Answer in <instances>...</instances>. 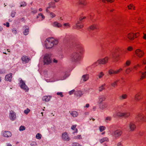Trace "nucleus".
<instances>
[{
  "mask_svg": "<svg viewBox=\"0 0 146 146\" xmlns=\"http://www.w3.org/2000/svg\"><path fill=\"white\" fill-rule=\"evenodd\" d=\"M58 41L57 40L51 37L48 38L46 39L45 41V45L46 48L49 49L53 47L54 45H56L58 43Z\"/></svg>",
  "mask_w": 146,
  "mask_h": 146,
  "instance_id": "1",
  "label": "nucleus"
},
{
  "mask_svg": "<svg viewBox=\"0 0 146 146\" xmlns=\"http://www.w3.org/2000/svg\"><path fill=\"white\" fill-rule=\"evenodd\" d=\"M109 59V58L108 56H106L103 58H101L98 59L97 61L94 63L96 66L99 64H107Z\"/></svg>",
  "mask_w": 146,
  "mask_h": 146,
  "instance_id": "2",
  "label": "nucleus"
},
{
  "mask_svg": "<svg viewBox=\"0 0 146 146\" xmlns=\"http://www.w3.org/2000/svg\"><path fill=\"white\" fill-rule=\"evenodd\" d=\"M139 33H137L135 34L132 33H129L127 35L128 38L130 40H133L135 38H136L139 36Z\"/></svg>",
  "mask_w": 146,
  "mask_h": 146,
  "instance_id": "3",
  "label": "nucleus"
},
{
  "mask_svg": "<svg viewBox=\"0 0 146 146\" xmlns=\"http://www.w3.org/2000/svg\"><path fill=\"white\" fill-rule=\"evenodd\" d=\"M135 53L136 56L139 58H142L145 54L144 52L140 49H137L135 50Z\"/></svg>",
  "mask_w": 146,
  "mask_h": 146,
  "instance_id": "4",
  "label": "nucleus"
},
{
  "mask_svg": "<svg viewBox=\"0 0 146 146\" xmlns=\"http://www.w3.org/2000/svg\"><path fill=\"white\" fill-rule=\"evenodd\" d=\"M61 137L62 139L65 141H68L70 139V137L67 132H64L62 133Z\"/></svg>",
  "mask_w": 146,
  "mask_h": 146,
  "instance_id": "5",
  "label": "nucleus"
},
{
  "mask_svg": "<svg viewBox=\"0 0 146 146\" xmlns=\"http://www.w3.org/2000/svg\"><path fill=\"white\" fill-rule=\"evenodd\" d=\"M50 55L49 54H46L44 57V64H48L51 62L50 59Z\"/></svg>",
  "mask_w": 146,
  "mask_h": 146,
  "instance_id": "6",
  "label": "nucleus"
},
{
  "mask_svg": "<svg viewBox=\"0 0 146 146\" xmlns=\"http://www.w3.org/2000/svg\"><path fill=\"white\" fill-rule=\"evenodd\" d=\"M122 70L123 69L122 68H120L116 70L110 69L109 70L108 73L110 75H115L119 73L120 72L122 71Z\"/></svg>",
  "mask_w": 146,
  "mask_h": 146,
  "instance_id": "7",
  "label": "nucleus"
},
{
  "mask_svg": "<svg viewBox=\"0 0 146 146\" xmlns=\"http://www.w3.org/2000/svg\"><path fill=\"white\" fill-rule=\"evenodd\" d=\"M20 83L21 88L24 90L26 92L28 91L29 90L28 88L22 80H20Z\"/></svg>",
  "mask_w": 146,
  "mask_h": 146,
  "instance_id": "8",
  "label": "nucleus"
},
{
  "mask_svg": "<svg viewBox=\"0 0 146 146\" xmlns=\"http://www.w3.org/2000/svg\"><path fill=\"white\" fill-rule=\"evenodd\" d=\"M136 117L139 120L143 121H146V117L141 113L138 114L136 116Z\"/></svg>",
  "mask_w": 146,
  "mask_h": 146,
  "instance_id": "9",
  "label": "nucleus"
},
{
  "mask_svg": "<svg viewBox=\"0 0 146 146\" xmlns=\"http://www.w3.org/2000/svg\"><path fill=\"white\" fill-rule=\"evenodd\" d=\"M77 5L82 7L85 6L87 5L86 0H79L77 2Z\"/></svg>",
  "mask_w": 146,
  "mask_h": 146,
  "instance_id": "10",
  "label": "nucleus"
},
{
  "mask_svg": "<svg viewBox=\"0 0 146 146\" xmlns=\"http://www.w3.org/2000/svg\"><path fill=\"white\" fill-rule=\"evenodd\" d=\"M141 94L140 93H137L135 96L134 99L137 101H139L142 98Z\"/></svg>",
  "mask_w": 146,
  "mask_h": 146,
  "instance_id": "11",
  "label": "nucleus"
},
{
  "mask_svg": "<svg viewBox=\"0 0 146 146\" xmlns=\"http://www.w3.org/2000/svg\"><path fill=\"white\" fill-rule=\"evenodd\" d=\"M129 131H133L136 129V127L135 125L133 123H131L128 125Z\"/></svg>",
  "mask_w": 146,
  "mask_h": 146,
  "instance_id": "12",
  "label": "nucleus"
},
{
  "mask_svg": "<svg viewBox=\"0 0 146 146\" xmlns=\"http://www.w3.org/2000/svg\"><path fill=\"white\" fill-rule=\"evenodd\" d=\"M21 59L23 61L26 63L28 62L30 60V59L28 56H22Z\"/></svg>",
  "mask_w": 146,
  "mask_h": 146,
  "instance_id": "13",
  "label": "nucleus"
},
{
  "mask_svg": "<svg viewBox=\"0 0 146 146\" xmlns=\"http://www.w3.org/2000/svg\"><path fill=\"white\" fill-rule=\"evenodd\" d=\"M50 7H48L46 9V11L48 13H50V15L51 17V18H54L56 17V15L55 14L52 12H49V11L48 9L49 8H50Z\"/></svg>",
  "mask_w": 146,
  "mask_h": 146,
  "instance_id": "14",
  "label": "nucleus"
},
{
  "mask_svg": "<svg viewBox=\"0 0 146 146\" xmlns=\"http://www.w3.org/2000/svg\"><path fill=\"white\" fill-rule=\"evenodd\" d=\"M12 74L11 73L6 75L5 77V80L7 81H10L12 78Z\"/></svg>",
  "mask_w": 146,
  "mask_h": 146,
  "instance_id": "15",
  "label": "nucleus"
},
{
  "mask_svg": "<svg viewBox=\"0 0 146 146\" xmlns=\"http://www.w3.org/2000/svg\"><path fill=\"white\" fill-rule=\"evenodd\" d=\"M90 29L94 30L99 29V27L98 25L95 24H93L91 25L90 27Z\"/></svg>",
  "mask_w": 146,
  "mask_h": 146,
  "instance_id": "16",
  "label": "nucleus"
},
{
  "mask_svg": "<svg viewBox=\"0 0 146 146\" xmlns=\"http://www.w3.org/2000/svg\"><path fill=\"white\" fill-rule=\"evenodd\" d=\"M3 136L5 137H9L11 136V133L8 131H5L3 134Z\"/></svg>",
  "mask_w": 146,
  "mask_h": 146,
  "instance_id": "17",
  "label": "nucleus"
},
{
  "mask_svg": "<svg viewBox=\"0 0 146 146\" xmlns=\"http://www.w3.org/2000/svg\"><path fill=\"white\" fill-rule=\"evenodd\" d=\"M122 134V131L120 130L116 131L114 132V135L116 137L120 136Z\"/></svg>",
  "mask_w": 146,
  "mask_h": 146,
  "instance_id": "18",
  "label": "nucleus"
},
{
  "mask_svg": "<svg viewBox=\"0 0 146 146\" xmlns=\"http://www.w3.org/2000/svg\"><path fill=\"white\" fill-rule=\"evenodd\" d=\"M53 26L58 28L61 27L62 26V25L61 23L56 21L54 22L53 23Z\"/></svg>",
  "mask_w": 146,
  "mask_h": 146,
  "instance_id": "19",
  "label": "nucleus"
},
{
  "mask_svg": "<svg viewBox=\"0 0 146 146\" xmlns=\"http://www.w3.org/2000/svg\"><path fill=\"white\" fill-rule=\"evenodd\" d=\"M127 95L126 94H123L119 97V98L120 100H122L127 98Z\"/></svg>",
  "mask_w": 146,
  "mask_h": 146,
  "instance_id": "20",
  "label": "nucleus"
},
{
  "mask_svg": "<svg viewBox=\"0 0 146 146\" xmlns=\"http://www.w3.org/2000/svg\"><path fill=\"white\" fill-rule=\"evenodd\" d=\"M109 139L107 137H103L101 139H100V141L101 143H102L105 141H108Z\"/></svg>",
  "mask_w": 146,
  "mask_h": 146,
  "instance_id": "21",
  "label": "nucleus"
},
{
  "mask_svg": "<svg viewBox=\"0 0 146 146\" xmlns=\"http://www.w3.org/2000/svg\"><path fill=\"white\" fill-rule=\"evenodd\" d=\"M73 139L76 140H80L82 139V137L81 135H78L74 136Z\"/></svg>",
  "mask_w": 146,
  "mask_h": 146,
  "instance_id": "22",
  "label": "nucleus"
},
{
  "mask_svg": "<svg viewBox=\"0 0 146 146\" xmlns=\"http://www.w3.org/2000/svg\"><path fill=\"white\" fill-rule=\"evenodd\" d=\"M76 27L78 29H80L82 28L83 27V24L81 23L78 22L76 25Z\"/></svg>",
  "mask_w": 146,
  "mask_h": 146,
  "instance_id": "23",
  "label": "nucleus"
},
{
  "mask_svg": "<svg viewBox=\"0 0 146 146\" xmlns=\"http://www.w3.org/2000/svg\"><path fill=\"white\" fill-rule=\"evenodd\" d=\"M76 125H72L71 126V128L72 130H73L74 131L75 130V132L77 133L78 132V129L77 128H76Z\"/></svg>",
  "mask_w": 146,
  "mask_h": 146,
  "instance_id": "24",
  "label": "nucleus"
},
{
  "mask_svg": "<svg viewBox=\"0 0 146 146\" xmlns=\"http://www.w3.org/2000/svg\"><path fill=\"white\" fill-rule=\"evenodd\" d=\"M127 7L129 9L135 10V7L133 4H131L128 6Z\"/></svg>",
  "mask_w": 146,
  "mask_h": 146,
  "instance_id": "25",
  "label": "nucleus"
},
{
  "mask_svg": "<svg viewBox=\"0 0 146 146\" xmlns=\"http://www.w3.org/2000/svg\"><path fill=\"white\" fill-rule=\"evenodd\" d=\"M88 78L89 76L88 74L82 76V78L84 81H87L88 79Z\"/></svg>",
  "mask_w": 146,
  "mask_h": 146,
  "instance_id": "26",
  "label": "nucleus"
},
{
  "mask_svg": "<svg viewBox=\"0 0 146 146\" xmlns=\"http://www.w3.org/2000/svg\"><path fill=\"white\" fill-rule=\"evenodd\" d=\"M71 114L74 117H76L78 115V113L76 111H74L71 112Z\"/></svg>",
  "mask_w": 146,
  "mask_h": 146,
  "instance_id": "27",
  "label": "nucleus"
},
{
  "mask_svg": "<svg viewBox=\"0 0 146 146\" xmlns=\"http://www.w3.org/2000/svg\"><path fill=\"white\" fill-rule=\"evenodd\" d=\"M75 94L77 96H81L82 95V92L80 91L76 92Z\"/></svg>",
  "mask_w": 146,
  "mask_h": 146,
  "instance_id": "28",
  "label": "nucleus"
},
{
  "mask_svg": "<svg viewBox=\"0 0 146 146\" xmlns=\"http://www.w3.org/2000/svg\"><path fill=\"white\" fill-rule=\"evenodd\" d=\"M41 17V20H42L44 19L45 18V17L41 13H40L38 14V16H37V18H39Z\"/></svg>",
  "mask_w": 146,
  "mask_h": 146,
  "instance_id": "29",
  "label": "nucleus"
},
{
  "mask_svg": "<svg viewBox=\"0 0 146 146\" xmlns=\"http://www.w3.org/2000/svg\"><path fill=\"white\" fill-rule=\"evenodd\" d=\"M42 100L45 102H48L49 100V99L48 96H45L43 97Z\"/></svg>",
  "mask_w": 146,
  "mask_h": 146,
  "instance_id": "30",
  "label": "nucleus"
},
{
  "mask_svg": "<svg viewBox=\"0 0 146 146\" xmlns=\"http://www.w3.org/2000/svg\"><path fill=\"white\" fill-rule=\"evenodd\" d=\"M72 57L74 59H77L78 56V54L76 53H73L72 55Z\"/></svg>",
  "mask_w": 146,
  "mask_h": 146,
  "instance_id": "31",
  "label": "nucleus"
},
{
  "mask_svg": "<svg viewBox=\"0 0 146 146\" xmlns=\"http://www.w3.org/2000/svg\"><path fill=\"white\" fill-rule=\"evenodd\" d=\"M133 69L132 68H129L126 69L125 72L127 74H128L132 71Z\"/></svg>",
  "mask_w": 146,
  "mask_h": 146,
  "instance_id": "32",
  "label": "nucleus"
},
{
  "mask_svg": "<svg viewBox=\"0 0 146 146\" xmlns=\"http://www.w3.org/2000/svg\"><path fill=\"white\" fill-rule=\"evenodd\" d=\"M15 115V114L13 111L10 112V118L12 120L14 119V117Z\"/></svg>",
  "mask_w": 146,
  "mask_h": 146,
  "instance_id": "33",
  "label": "nucleus"
},
{
  "mask_svg": "<svg viewBox=\"0 0 146 146\" xmlns=\"http://www.w3.org/2000/svg\"><path fill=\"white\" fill-rule=\"evenodd\" d=\"M130 113L129 112H124L123 117H127L130 116Z\"/></svg>",
  "mask_w": 146,
  "mask_h": 146,
  "instance_id": "34",
  "label": "nucleus"
},
{
  "mask_svg": "<svg viewBox=\"0 0 146 146\" xmlns=\"http://www.w3.org/2000/svg\"><path fill=\"white\" fill-rule=\"evenodd\" d=\"M29 32V29L28 28L26 29L23 32V34L24 35H27L28 34Z\"/></svg>",
  "mask_w": 146,
  "mask_h": 146,
  "instance_id": "35",
  "label": "nucleus"
},
{
  "mask_svg": "<svg viewBox=\"0 0 146 146\" xmlns=\"http://www.w3.org/2000/svg\"><path fill=\"white\" fill-rule=\"evenodd\" d=\"M41 137L42 135L41 134L39 133H38L36 135V138L37 139H41Z\"/></svg>",
  "mask_w": 146,
  "mask_h": 146,
  "instance_id": "36",
  "label": "nucleus"
},
{
  "mask_svg": "<svg viewBox=\"0 0 146 146\" xmlns=\"http://www.w3.org/2000/svg\"><path fill=\"white\" fill-rule=\"evenodd\" d=\"M131 64V61L130 60H127L125 63V65L126 66H129Z\"/></svg>",
  "mask_w": 146,
  "mask_h": 146,
  "instance_id": "37",
  "label": "nucleus"
},
{
  "mask_svg": "<svg viewBox=\"0 0 146 146\" xmlns=\"http://www.w3.org/2000/svg\"><path fill=\"white\" fill-rule=\"evenodd\" d=\"M104 75V74L103 72H101L98 75V76L99 78H102L103 76Z\"/></svg>",
  "mask_w": 146,
  "mask_h": 146,
  "instance_id": "38",
  "label": "nucleus"
},
{
  "mask_svg": "<svg viewBox=\"0 0 146 146\" xmlns=\"http://www.w3.org/2000/svg\"><path fill=\"white\" fill-rule=\"evenodd\" d=\"M106 127L104 126H100L99 127V129L101 132H102L105 129Z\"/></svg>",
  "mask_w": 146,
  "mask_h": 146,
  "instance_id": "39",
  "label": "nucleus"
},
{
  "mask_svg": "<svg viewBox=\"0 0 146 146\" xmlns=\"http://www.w3.org/2000/svg\"><path fill=\"white\" fill-rule=\"evenodd\" d=\"M102 1L104 3H105L106 1L110 3H112L115 0H102Z\"/></svg>",
  "mask_w": 146,
  "mask_h": 146,
  "instance_id": "40",
  "label": "nucleus"
},
{
  "mask_svg": "<svg viewBox=\"0 0 146 146\" xmlns=\"http://www.w3.org/2000/svg\"><path fill=\"white\" fill-rule=\"evenodd\" d=\"M139 67H140V65L139 64H138L137 65H134L133 67V69H135L136 70Z\"/></svg>",
  "mask_w": 146,
  "mask_h": 146,
  "instance_id": "41",
  "label": "nucleus"
},
{
  "mask_svg": "<svg viewBox=\"0 0 146 146\" xmlns=\"http://www.w3.org/2000/svg\"><path fill=\"white\" fill-rule=\"evenodd\" d=\"M123 113L118 112L117 113V115L119 116L123 117Z\"/></svg>",
  "mask_w": 146,
  "mask_h": 146,
  "instance_id": "42",
  "label": "nucleus"
},
{
  "mask_svg": "<svg viewBox=\"0 0 146 146\" xmlns=\"http://www.w3.org/2000/svg\"><path fill=\"white\" fill-rule=\"evenodd\" d=\"M30 111V110L28 108H27V109L25 110L24 111V113L26 114H27Z\"/></svg>",
  "mask_w": 146,
  "mask_h": 146,
  "instance_id": "43",
  "label": "nucleus"
},
{
  "mask_svg": "<svg viewBox=\"0 0 146 146\" xmlns=\"http://www.w3.org/2000/svg\"><path fill=\"white\" fill-rule=\"evenodd\" d=\"M117 81H116L114 82L112 84H111V85L113 87H114L116 86L117 85Z\"/></svg>",
  "mask_w": 146,
  "mask_h": 146,
  "instance_id": "44",
  "label": "nucleus"
},
{
  "mask_svg": "<svg viewBox=\"0 0 146 146\" xmlns=\"http://www.w3.org/2000/svg\"><path fill=\"white\" fill-rule=\"evenodd\" d=\"M133 50V48L131 46H129L127 48V50L129 51H132Z\"/></svg>",
  "mask_w": 146,
  "mask_h": 146,
  "instance_id": "45",
  "label": "nucleus"
},
{
  "mask_svg": "<svg viewBox=\"0 0 146 146\" xmlns=\"http://www.w3.org/2000/svg\"><path fill=\"white\" fill-rule=\"evenodd\" d=\"M25 129V127L23 126H21L19 128V130L20 131H23Z\"/></svg>",
  "mask_w": 146,
  "mask_h": 146,
  "instance_id": "46",
  "label": "nucleus"
},
{
  "mask_svg": "<svg viewBox=\"0 0 146 146\" xmlns=\"http://www.w3.org/2000/svg\"><path fill=\"white\" fill-rule=\"evenodd\" d=\"M86 18L85 17H81L79 18V22L81 23L82 22V21L83 19H84Z\"/></svg>",
  "mask_w": 146,
  "mask_h": 146,
  "instance_id": "47",
  "label": "nucleus"
},
{
  "mask_svg": "<svg viewBox=\"0 0 146 146\" xmlns=\"http://www.w3.org/2000/svg\"><path fill=\"white\" fill-rule=\"evenodd\" d=\"M145 77L146 76H145L143 74V73H142L141 75L140 78V80H143L145 78Z\"/></svg>",
  "mask_w": 146,
  "mask_h": 146,
  "instance_id": "48",
  "label": "nucleus"
},
{
  "mask_svg": "<svg viewBox=\"0 0 146 146\" xmlns=\"http://www.w3.org/2000/svg\"><path fill=\"white\" fill-rule=\"evenodd\" d=\"M57 94L58 95H59L61 97H62L63 96V95L62 92H57Z\"/></svg>",
  "mask_w": 146,
  "mask_h": 146,
  "instance_id": "49",
  "label": "nucleus"
},
{
  "mask_svg": "<svg viewBox=\"0 0 146 146\" xmlns=\"http://www.w3.org/2000/svg\"><path fill=\"white\" fill-rule=\"evenodd\" d=\"M79 143H73L72 144V146H79Z\"/></svg>",
  "mask_w": 146,
  "mask_h": 146,
  "instance_id": "50",
  "label": "nucleus"
},
{
  "mask_svg": "<svg viewBox=\"0 0 146 146\" xmlns=\"http://www.w3.org/2000/svg\"><path fill=\"white\" fill-rule=\"evenodd\" d=\"M142 38L145 40H146V34L143 33V36H142Z\"/></svg>",
  "mask_w": 146,
  "mask_h": 146,
  "instance_id": "51",
  "label": "nucleus"
},
{
  "mask_svg": "<svg viewBox=\"0 0 146 146\" xmlns=\"http://www.w3.org/2000/svg\"><path fill=\"white\" fill-rule=\"evenodd\" d=\"M64 25L65 26L68 27H70V24L68 23H64Z\"/></svg>",
  "mask_w": 146,
  "mask_h": 146,
  "instance_id": "52",
  "label": "nucleus"
},
{
  "mask_svg": "<svg viewBox=\"0 0 146 146\" xmlns=\"http://www.w3.org/2000/svg\"><path fill=\"white\" fill-rule=\"evenodd\" d=\"M4 25H6L7 27H9V24L8 22H6V23H4Z\"/></svg>",
  "mask_w": 146,
  "mask_h": 146,
  "instance_id": "53",
  "label": "nucleus"
},
{
  "mask_svg": "<svg viewBox=\"0 0 146 146\" xmlns=\"http://www.w3.org/2000/svg\"><path fill=\"white\" fill-rule=\"evenodd\" d=\"M142 62L143 64H146V59L145 58H144L143 59L142 61Z\"/></svg>",
  "mask_w": 146,
  "mask_h": 146,
  "instance_id": "54",
  "label": "nucleus"
},
{
  "mask_svg": "<svg viewBox=\"0 0 146 146\" xmlns=\"http://www.w3.org/2000/svg\"><path fill=\"white\" fill-rule=\"evenodd\" d=\"M104 86H102L101 87H100L99 88V91H102V90L104 89Z\"/></svg>",
  "mask_w": 146,
  "mask_h": 146,
  "instance_id": "55",
  "label": "nucleus"
},
{
  "mask_svg": "<svg viewBox=\"0 0 146 146\" xmlns=\"http://www.w3.org/2000/svg\"><path fill=\"white\" fill-rule=\"evenodd\" d=\"M75 90H72L70 91L69 92V94L70 95H71L74 92Z\"/></svg>",
  "mask_w": 146,
  "mask_h": 146,
  "instance_id": "56",
  "label": "nucleus"
},
{
  "mask_svg": "<svg viewBox=\"0 0 146 146\" xmlns=\"http://www.w3.org/2000/svg\"><path fill=\"white\" fill-rule=\"evenodd\" d=\"M106 119L107 121H110L111 119V118L110 117H107Z\"/></svg>",
  "mask_w": 146,
  "mask_h": 146,
  "instance_id": "57",
  "label": "nucleus"
},
{
  "mask_svg": "<svg viewBox=\"0 0 146 146\" xmlns=\"http://www.w3.org/2000/svg\"><path fill=\"white\" fill-rule=\"evenodd\" d=\"M13 33L15 34H16L17 33V31L15 29H13L12 31Z\"/></svg>",
  "mask_w": 146,
  "mask_h": 146,
  "instance_id": "58",
  "label": "nucleus"
},
{
  "mask_svg": "<svg viewBox=\"0 0 146 146\" xmlns=\"http://www.w3.org/2000/svg\"><path fill=\"white\" fill-rule=\"evenodd\" d=\"M26 5V4L25 3H22V4H21V7L25 6Z\"/></svg>",
  "mask_w": 146,
  "mask_h": 146,
  "instance_id": "59",
  "label": "nucleus"
},
{
  "mask_svg": "<svg viewBox=\"0 0 146 146\" xmlns=\"http://www.w3.org/2000/svg\"><path fill=\"white\" fill-rule=\"evenodd\" d=\"M117 146H122V145L121 143H118Z\"/></svg>",
  "mask_w": 146,
  "mask_h": 146,
  "instance_id": "60",
  "label": "nucleus"
},
{
  "mask_svg": "<svg viewBox=\"0 0 146 146\" xmlns=\"http://www.w3.org/2000/svg\"><path fill=\"white\" fill-rule=\"evenodd\" d=\"M90 106L89 104H86L85 107L86 108H88Z\"/></svg>",
  "mask_w": 146,
  "mask_h": 146,
  "instance_id": "61",
  "label": "nucleus"
},
{
  "mask_svg": "<svg viewBox=\"0 0 146 146\" xmlns=\"http://www.w3.org/2000/svg\"><path fill=\"white\" fill-rule=\"evenodd\" d=\"M53 62H54L57 63V60L55 59H54L53 60Z\"/></svg>",
  "mask_w": 146,
  "mask_h": 146,
  "instance_id": "62",
  "label": "nucleus"
},
{
  "mask_svg": "<svg viewBox=\"0 0 146 146\" xmlns=\"http://www.w3.org/2000/svg\"><path fill=\"white\" fill-rule=\"evenodd\" d=\"M142 73H143V74L145 76H146V72H142Z\"/></svg>",
  "mask_w": 146,
  "mask_h": 146,
  "instance_id": "63",
  "label": "nucleus"
},
{
  "mask_svg": "<svg viewBox=\"0 0 146 146\" xmlns=\"http://www.w3.org/2000/svg\"><path fill=\"white\" fill-rule=\"evenodd\" d=\"M7 146H12V145L10 144H8L7 145Z\"/></svg>",
  "mask_w": 146,
  "mask_h": 146,
  "instance_id": "64",
  "label": "nucleus"
}]
</instances>
